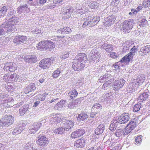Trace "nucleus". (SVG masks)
Returning <instances> with one entry per match:
<instances>
[{
    "label": "nucleus",
    "mask_w": 150,
    "mask_h": 150,
    "mask_svg": "<svg viewBox=\"0 0 150 150\" xmlns=\"http://www.w3.org/2000/svg\"><path fill=\"white\" fill-rule=\"evenodd\" d=\"M135 86L136 87H138L136 86V85H134L132 84V82L127 87V91L129 92V93H131L133 91V90H135V89H134V87Z\"/></svg>",
    "instance_id": "41"
},
{
    "label": "nucleus",
    "mask_w": 150,
    "mask_h": 150,
    "mask_svg": "<svg viewBox=\"0 0 150 150\" xmlns=\"http://www.w3.org/2000/svg\"><path fill=\"white\" fill-rule=\"evenodd\" d=\"M67 107L70 109L74 108H75V105L74 104L73 101H70L68 104Z\"/></svg>",
    "instance_id": "61"
},
{
    "label": "nucleus",
    "mask_w": 150,
    "mask_h": 150,
    "mask_svg": "<svg viewBox=\"0 0 150 150\" xmlns=\"http://www.w3.org/2000/svg\"><path fill=\"white\" fill-rule=\"evenodd\" d=\"M84 133L85 131L83 129H78L72 133L71 137L72 138H78L82 136Z\"/></svg>",
    "instance_id": "16"
},
{
    "label": "nucleus",
    "mask_w": 150,
    "mask_h": 150,
    "mask_svg": "<svg viewBox=\"0 0 150 150\" xmlns=\"http://www.w3.org/2000/svg\"><path fill=\"white\" fill-rule=\"evenodd\" d=\"M75 59L78 61V62L85 64L86 61H87L86 55L84 53H81L79 54L75 58Z\"/></svg>",
    "instance_id": "17"
},
{
    "label": "nucleus",
    "mask_w": 150,
    "mask_h": 150,
    "mask_svg": "<svg viewBox=\"0 0 150 150\" xmlns=\"http://www.w3.org/2000/svg\"><path fill=\"white\" fill-rule=\"evenodd\" d=\"M122 134L126 135L124 133V131L120 129H118L116 130L115 132V135L117 137H120L121 136Z\"/></svg>",
    "instance_id": "47"
},
{
    "label": "nucleus",
    "mask_w": 150,
    "mask_h": 150,
    "mask_svg": "<svg viewBox=\"0 0 150 150\" xmlns=\"http://www.w3.org/2000/svg\"><path fill=\"white\" fill-rule=\"evenodd\" d=\"M134 23V20L132 19H129L126 20L124 22L122 28V30L125 33L130 32V31L133 27V24Z\"/></svg>",
    "instance_id": "5"
},
{
    "label": "nucleus",
    "mask_w": 150,
    "mask_h": 150,
    "mask_svg": "<svg viewBox=\"0 0 150 150\" xmlns=\"http://www.w3.org/2000/svg\"><path fill=\"white\" fill-rule=\"evenodd\" d=\"M149 25L148 21L145 19H143L139 24V25L141 27H144L148 26Z\"/></svg>",
    "instance_id": "46"
},
{
    "label": "nucleus",
    "mask_w": 150,
    "mask_h": 150,
    "mask_svg": "<svg viewBox=\"0 0 150 150\" xmlns=\"http://www.w3.org/2000/svg\"><path fill=\"white\" fill-rule=\"evenodd\" d=\"M65 103V101L64 100H61L55 105L54 109L56 110H58L59 108H61L64 106Z\"/></svg>",
    "instance_id": "39"
},
{
    "label": "nucleus",
    "mask_w": 150,
    "mask_h": 150,
    "mask_svg": "<svg viewBox=\"0 0 150 150\" xmlns=\"http://www.w3.org/2000/svg\"><path fill=\"white\" fill-rule=\"evenodd\" d=\"M115 18L114 15L110 16L105 19L104 25L106 26H109L114 23Z\"/></svg>",
    "instance_id": "12"
},
{
    "label": "nucleus",
    "mask_w": 150,
    "mask_h": 150,
    "mask_svg": "<svg viewBox=\"0 0 150 150\" xmlns=\"http://www.w3.org/2000/svg\"><path fill=\"white\" fill-rule=\"evenodd\" d=\"M54 60V58L52 57L43 59L40 62V67L43 69H47L50 67Z\"/></svg>",
    "instance_id": "4"
},
{
    "label": "nucleus",
    "mask_w": 150,
    "mask_h": 150,
    "mask_svg": "<svg viewBox=\"0 0 150 150\" xmlns=\"http://www.w3.org/2000/svg\"><path fill=\"white\" fill-rule=\"evenodd\" d=\"M29 105H24L20 108L19 110V113L22 116L24 115L28 110Z\"/></svg>",
    "instance_id": "23"
},
{
    "label": "nucleus",
    "mask_w": 150,
    "mask_h": 150,
    "mask_svg": "<svg viewBox=\"0 0 150 150\" xmlns=\"http://www.w3.org/2000/svg\"><path fill=\"white\" fill-rule=\"evenodd\" d=\"M38 138H39L37 141V144L38 145L42 147L47 145L48 143V141L46 137L41 136V137H38Z\"/></svg>",
    "instance_id": "13"
},
{
    "label": "nucleus",
    "mask_w": 150,
    "mask_h": 150,
    "mask_svg": "<svg viewBox=\"0 0 150 150\" xmlns=\"http://www.w3.org/2000/svg\"><path fill=\"white\" fill-rule=\"evenodd\" d=\"M42 126L40 122H36L34 123L30 127L29 130V132L30 134L34 133L38 131Z\"/></svg>",
    "instance_id": "14"
},
{
    "label": "nucleus",
    "mask_w": 150,
    "mask_h": 150,
    "mask_svg": "<svg viewBox=\"0 0 150 150\" xmlns=\"http://www.w3.org/2000/svg\"><path fill=\"white\" fill-rule=\"evenodd\" d=\"M46 41H41L37 45L36 47L38 50H46Z\"/></svg>",
    "instance_id": "28"
},
{
    "label": "nucleus",
    "mask_w": 150,
    "mask_h": 150,
    "mask_svg": "<svg viewBox=\"0 0 150 150\" xmlns=\"http://www.w3.org/2000/svg\"><path fill=\"white\" fill-rule=\"evenodd\" d=\"M4 28H1L0 29V36L5 35L6 33H6V28L3 27Z\"/></svg>",
    "instance_id": "62"
},
{
    "label": "nucleus",
    "mask_w": 150,
    "mask_h": 150,
    "mask_svg": "<svg viewBox=\"0 0 150 150\" xmlns=\"http://www.w3.org/2000/svg\"><path fill=\"white\" fill-rule=\"evenodd\" d=\"M7 7L6 6H4L0 10V18L3 17L7 12Z\"/></svg>",
    "instance_id": "43"
},
{
    "label": "nucleus",
    "mask_w": 150,
    "mask_h": 150,
    "mask_svg": "<svg viewBox=\"0 0 150 150\" xmlns=\"http://www.w3.org/2000/svg\"><path fill=\"white\" fill-rule=\"evenodd\" d=\"M18 78V76H17L16 74H11V75H10L9 81H10L13 82L16 81Z\"/></svg>",
    "instance_id": "45"
},
{
    "label": "nucleus",
    "mask_w": 150,
    "mask_h": 150,
    "mask_svg": "<svg viewBox=\"0 0 150 150\" xmlns=\"http://www.w3.org/2000/svg\"><path fill=\"white\" fill-rule=\"evenodd\" d=\"M62 126L65 128L66 131H68L71 130V128L73 127L74 125V123L71 120H67L62 123Z\"/></svg>",
    "instance_id": "15"
},
{
    "label": "nucleus",
    "mask_w": 150,
    "mask_h": 150,
    "mask_svg": "<svg viewBox=\"0 0 150 150\" xmlns=\"http://www.w3.org/2000/svg\"><path fill=\"white\" fill-rule=\"evenodd\" d=\"M125 81L123 78L120 79L115 82L114 83L113 90L116 91L121 88L124 85Z\"/></svg>",
    "instance_id": "11"
},
{
    "label": "nucleus",
    "mask_w": 150,
    "mask_h": 150,
    "mask_svg": "<svg viewBox=\"0 0 150 150\" xmlns=\"http://www.w3.org/2000/svg\"><path fill=\"white\" fill-rule=\"evenodd\" d=\"M27 38L25 36H21L20 35V44H26L27 41Z\"/></svg>",
    "instance_id": "51"
},
{
    "label": "nucleus",
    "mask_w": 150,
    "mask_h": 150,
    "mask_svg": "<svg viewBox=\"0 0 150 150\" xmlns=\"http://www.w3.org/2000/svg\"><path fill=\"white\" fill-rule=\"evenodd\" d=\"M4 106L7 107H9L12 106L14 105L13 100L12 98H10L5 101Z\"/></svg>",
    "instance_id": "29"
},
{
    "label": "nucleus",
    "mask_w": 150,
    "mask_h": 150,
    "mask_svg": "<svg viewBox=\"0 0 150 150\" xmlns=\"http://www.w3.org/2000/svg\"><path fill=\"white\" fill-rule=\"evenodd\" d=\"M73 12L72 9L69 8L68 9H67L65 11L64 14V18H68L70 17L71 15V14Z\"/></svg>",
    "instance_id": "37"
},
{
    "label": "nucleus",
    "mask_w": 150,
    "mask_h": 150,
    "mask_svg": "<svg viewBox=\"0 0 150 150\" xmlns=\"http://www.w3.org/2000/svg\"><path fill=\"white\" fill-rule=\"evenodd\" d=\"M145 79V77L144 75H139L136 79H134L132 81V83L138 86L142 84Z\"/></svg>",
    "instance_id": "10"
},
{
    "label": "nucleus",
    "mask_w": 150,
    "mask_h": 150,
    "mask_svg": "<svg viewBox=\"0 0 150 150\" xmlns=\"http://www.w3.org/2000/svg\"><path fill=\"white\" fill-rule=\"evenodd\" d=\"M18 18L12 16L8 20L6 19L7 21H6L1 26L2 27L6 28V33H10L11 32L17 31V29L15 28L14 24L18 22Z\"/></svg>",
    "instance_id": "1"
},
{
    "label": "nucleus",
    "mask_w": 150,
    "mask_h": 150,
    "mask_svg": "<svg viewBox=\"0 0 150 150\" xmlns=\"http://www.w3.org/2000/svg\"><path fill=\"white\" fill-rule=\"evenodd\" d=\"M71 29L69 27H65L62 29L58 30L57 33L58 34H61L62 35L70 33L71 32Z\"/></svg>",
    "instance_id": "20"
},
{
    "label": "nucleus",
    "mask_w": 150,
    "mask_h": 150,
    "mask_svg": "<svg viewBox=\"0 0 150 150\" xmlns=\"http://www.w3.org/2000/svg\"><path fill=\"white\" fill-rule=\"evenodd\" d=\"M102 108V106L99 103H96L92 107L91 109V111H94V109H96L98 110H100Z\"/></svg>",
    "instance_id": "48"
},
{
    "label": "nucleus",
    "mask_w": 150,
    "mask_h": 150,
    "mask_svg": "<svg viewBox=\"0 0 150 150\" xmlns=\"http://www.w3.org/2000/svg\"><path fill=\"white\" fill-rule=\"evenodd\" d=\"M114 79L112 78L108 80L106 82L104 83L103 85V89L104 90H107L110 88L111 85V83L114 82Z\"/></svg>",
    "instance_id": "27"
},
{
    "label": "nucleus",
    "mask_w": 150,
    "mask_h": 150,
    "mask_svg": "<svg viewBox=\"0 0 150 150\" xmlns=\"http://www.w3.org/2000/svg\"><path fill=\"white\" fill-rule=\"evenodd\" d=\"M133 120H131L127 125L134 129L137 126V124L136 122L134 121Z\"/></svg>",
    "instance_id": "56"
},
{
    "label": "nucleus",
    "mask_w": 150,
    "mask_h": 150,
    "mask_svg": "<svg viewBox=\"0 0 150 150\" xmlns=\"http://www.w3.org/2000/svg\"><path fill=\"white\" fill-rule=\"evenodd\" d=\"M54 117L55 118L56 120V124L60 122L63 119L62 116L59 114L54 115Z\"/></svg>",
    "instance_id": "42"
},
{
    "label": "nucleus",
    "mask_w": 150,
    "mask_h": 150,
    "mask_svg": "<svg viewBox=\"0 0 150 150\" xmlns=\"http://www.w3.org/2000/svg\"><path fill=\"white\" fill-rule=\"evenodd\" d=\"M46 50L50 49H51L54 48L55 45L52 42L50 41L46 40Z\"/></svg>",
    "instance_id": "36"
},
{
    "label": "nucleus",
    "mask_w": 150,
    "mask_h": 150,
    "mask_svg": "<svg viewBox=\"0 0 150 150\" xmlns=\"http://www.w3.org/2000/svg\"><path fill=\"white\" fill-rule=\"evenodd\" d=\"M23 125H17L14 129L12 132L13 135H16L21 133L24 129Z\"/></svg>",
    "instance_id": "18"
},
{
    "label": "nucleus",
    "mask_w": 150,
    "mask_h": 150,
    "mask_svg": "<svg viewBox=\"0 0 150 150\" xmlns=\"http://www.w3.org/2000/svg\"><path fill=\"white\" fill-rule=\"evenodd\" d=\"M54 115H51L50 117V122L52 124H56V120L54 117Z\"/></svg>",
    "instance_id": "64"
},
{
    "label": "nucleus",
    "mask_w": 150,
    "mask_h": 150,
    "mask_svg": "<svg viewBox=\"0 0 150 150\" xmlns=\"http://www.w3.org/2000/svg\"><path fill=\"white\" fill-rule=\"evenodd\" d=\"M4 118L5 120H6V122H9L11 121V125L12 124L14 121L13 118L11 115L6 116Z\"/></svg>",
    "instance_id": "52"
},
{
    "label": "nucleus",
    "mask_w": 150,
    "mask_h": 150,
    "mask_svg": "<svg viewBox=\"0 0 150 150\" xmlns=\"http://www.w3.org/2000/svg\"><path fill=\"white\" fill-rule=\"evenodd\" d=\"M142 105L140 103H137L135 105L134 107L133 111L134 112H137L140 110Z\"/></svg>",
    "instance_id": "50"
},
{
    "label": "nucleus",
    "mask_w": 150,
    "mask_h": 150,
    "mask_svg": "<svg viewBox=\"0 0 150 150\" xmlns=\"http://www.w3.org/2000/svg\"><path fill=\"white\" fill-rule=\"evenodd\" d=\"M69 55V52H65L62 53L60 55V57L62 59H65L68 57Z\"/></svg>",
    "instance_id": "55"
},
{
    "label": "nucleus",
    "mask_w": 150,
    "mask_h": 150,
    "mask_svg": "<svg viewBox=\"0 0 150 150\" xmlns=\"http://www.w3.org/2000/svg\"><path fill=\"white\" fill-rule=\"evenodd\" d=\"M39 78L40 79L39 80V82L41 83H42L45 80V79L46 76L44 74H43L40 75Z\"/></svg>",
    "instance_id": "59"
},
{
    "label": "nucleus",
    "mask_w": 150,
    "mask_h": 150,
    "mask_svg": "<svg viewBox=\"0 0 150 150\" xmlns=\"http://www.w3.org/2000/svg\"><path fill=\"white\" fill-rule=\"evenodd\" d=\"M61 73L60 70L59 69L55 70L52 74V76L54 78H56Z\"/></svg>",
    "instance_id": "49"
},
{
    "label": "nucleus",
    "mask_w": 150,
    "mask_h": 150,
    "mask_svg": "<svg viewBox=\"0 0 150 150\" xmlns=\"http://www.w3.org/2000/svg\"><path fill=\"white\" fill-rule=\"evenodd\" d=\"M102 47L104 49L106 52H110L113 50V47L110 45H109L106 43H105L102 45Z\"/></svg>",
    "instance_id": "33"
},
{
    "label": "nucleus",
    "mask_w": 150,
    "mask_h": 150,
    "mask_svg": "<svg viewBox=\"0 0 150 150\" xmlns=\"http://www.w3.org/2000/svg\"><path fill=\"white\" fill-rule=\"evenodd\" d=\"M32 32L34 34H36V36H41L42 35L43 32L41 31V29L38 28H36L35 30H33Z\"/></svg>",
    "instance_id": "44"
},
{
    "label": "nucleus",
    "mask_w": 150,
    "mask_h": 150,
    "mask_svg": "<svg viewBox=\"0 0 150 150\" xmlns=\"http://www.w3.org/2000/svg\"><path fill=\"white\" fill-rule=\"evenodd\" d=\"M134 129L131 127H130L129 125H127L126 126L125 131L126 134H128L129 133L131 132Z\"/></svg>",
    "instance_id": "57"
},
{
    "label": "nucleus",
    "mask_w": 150,
    "mask_h": 150,
    "mask_svg": "<svg viewBox=\"0 0 150 150\" xmlns=\"http://www.w3.org/2000/svg\"><path fill=\"white\" fill-rule=\"evenodd\" d=\"M20 35L16 36L13 39V42L16 45H18L20 44Z\"/></svg>",
    "instance_id": "53"
},
{
    "label": "nucleus",
    "mask_w": 150,
    "mask_h": 150,
    "mask_svg": "<svg viewBox=\"0 0 150 150\" xmlns=\"http://www.w3.org/2000/svg\"><path fill=\"white\" fill-rule=\"evenodd\" d=\"M37 60V57L34 56H27L25 59V62L28 63H35L36 62Z\"/></svg>",
    "instance_id": "24"
},
{
    "label": "nucleus",
    "mask_w": 150,
    "mask_h": 150,
    "mask_svg": "<svg viewBox=\"0 0 150 150\" xmlns=\"http://www.w3.org/2000/svg\"><path fill=\"white\" fill-rule=\"evenodd\" d=\"M4 117L1 119L0 120V125L2 127H7L11 125V122H6Z\"/></svg>",
    "instance_id": "34"
},
{
    "label": "nucleus",
    "mask_w": 150,
    "mask_h": 150,
    "mask_svg": "<svg viewBox=\"0 0 150 150\" xmlns=\"http://www.w3.org/2000/svg\"><path fill=\"white\" fill-rule=\"evenodd\" d=\"M76 12L78 14H83L85 12L84 7H83L82 8H79L77 9L76 11Z\"/></svg>",
    "instance_id": "60"
},
{
    "label": "nucleus",
    "mask_w": 150,
    "mask_h": 150,
    "mask_svg": "<svg viewBox=\"0 0 150 150\" xmlns=\"http://www.w3.org/2000/svg\"><path fill=\"white\" fill-rule=\"evenodd\" d=\"M88 117V115L87 114L83 112L80 114H79L77 117V120L79 121H84Z\"/></svg>",
    "instance_id": "30"
},
{
    "label": "nucleus",
    "mask_w": 150,
    "mask_h": 150,
    "mask_svg": "<svg viewBox=\"0 0 150 150\" xmlns=\"http://www.w3.org/2000/svg\"><path fill=\"white\" fill-rule=\"evenodd\" d=\"M28 8V6L26 4L19 6L18 8V12L20 13L24 11H25Z\"/></svg>",
    "instance_id": "40"
},
{
    "label": "nucleus",
    "mask_w": 150,
    "mask_h": 150,
    "mask_svg": "<svg viewBox=\"0 0 150 150\" xmlns=\"http://www.w3.org/2000/svg\"><path fill=\"white\" fill-rule=\"evenodd\" d=\"M142 136L141 135L138 136L135 139V144H139L142 142Z\"/></svg>",
    "instance_id": "54"
},
{
    "label": "nucleus",
    "mask_w": 150,
    "mask_h": 150,
    "mask_svg": "<svg viewBox=\"0 0 150 150\" xmlns=\"http://www.w3.org/2000/svg\"><path fill=\"white\" fill-rule=\"evenodd\" d=\"M68 93V96L72 99L76 98L78 94L77 91L75 89L70 91Z\"/></svg>",
    "instance_id": "35"
},
{
    "label": "nucleus",
    "mask_w": 150,
    "mask_h": 150,
    "mask_svg": "<svg viewBox=\"0 0 150 150\" xmlns=\"http://www.w3.org/2000/svg\"><path fill=\"white\" fill-rule=\"evenodd\" d=\"M110 126V129L111 131H114L116 129V127L117 126L118 123L115 118L112 120Z\"/></svg>",
    "instance_id": "25"
},
{
    "label": "nucleus",
    "mask_w": 150,
    "mask_h": 150,
    "mask_svg": "<svg viewBox=\"0 0 150 150\" xmlns=\"http://www.w3.org/2000/svg\"><path fill=\"white\" fill-rule=\"evenodd\" d=\"M137 48L134 46L130 49V52L122 59L121 61L126 63H128L133 59V57L137 53Z\"/></svg>",
    "instance_id": "3"
},
{
    "label": "nucleus",
    "mask_w": 150,
    "mask_h": 150,
    "mask_svg": "<svg viewBox=\"0 0 150 150\" xmlns=\"http://www.w3.org/2000/svg\"><path fill=\"white\" fill-rule=\"evenodd\" d=\"M104 129V125L101 124L99 125L95 129V134L97 135L101 134L103 132Z\"/></svg>",
    "instance_id": "22"
},
{
    "label": "nucleus",
    "mask_w": 150,
    "mask_h": 150,
    "mask_svg": "<svg viewBox=\"0 0 150 150\" xmlns=\"http://www.w3.org/2000/svg\"><path fill=\"white\" fill-rule=\"evenodd\" d=\"M100 18L99 16H96L93 18L88 16L86 21L83 23L82 26L83 28L85 27L87 25L89 27L93 26L98 23L100 20Z\"/></svg>",
    "instance_id": "2"
},
{
    "label": "nucleus",
    "mask_w": 150,
    "mask_h": 150,
    "mask_svg": "<svg viewBox=\"0 0 150 150\" xmlns=\"http://www.w3.org/2000/svg\"><path fill=\"white\" fill-rule=\"evenodd\" d=\"M15 11L13 10H11L8 13L6 17V18H9V17L11 16H12L15 14Z\"/></svg>",
    "instance_id": "63"
},
{
    "label": "nucleus",
    "mask_w": 150,
    "mask_h": 150,
    "mask_svg": "<svg viewBox=\"0 0 150 150\" xmlns=\"http://www.w3.org/2000/svg\"><path fill=\"white\" fill-rule=\"evenodd\" d=\"M122 59L120 60L119 62L115 63L113 65L112 67V69L114 70H119L120 68V66H122L123 64L122 63H123L124 64H127L128 63H126L125 62H122L121 61Z\"/></svg>",
    "instance_id": "26"
},
{
    "label": "nucleus",
    "mask_w": 150,
    "mask_h": 150,
    "mask_svg": "<svg viewBox=\"0 0 150 150\" xmlns=\"http://www.w3.org/2000/svg\"><path fill=\"white\" fill-rule=\"evenodd\" d=\"M89 7L92 8L96 9L99 6V4L96 1L91 2L88 5Z\"/></svg>",
    "instance_id": "38"
},
{
    "label": "nucleus",
    "mask_w": 150,
    "mask_h": 150,
    "mask_svg": "<svg viewBox=\"0 0 150 150\" xmlns=\"http://www.w3.org/2000/svg\"><path fill=\"white\" fill-rule=\"evenodd\" d=\"M85 145V140L83 139H80L76 141L74 144V146L77 147L82 148Z\"/></svg>",
    "instance_id": "21"
},
{
    "label": "nucleus",
    "mask_w": 150,
    "mask_h": 150,
    "mask_svg": "<svg viewBox=\"0 0 150 150\" xmlns=\"http://www.w3.org/2000/svg\"><path fill=\"white\" fill-rule=\"evenodd\" d=\"M129 114L127 113H124L119 117L115 118L118 123L120 124L126 123L129 119Z\"/></svg>",
    "instance_id": "6"
},
{
    "label": "nucleus",
    "mask_w": 150,
    "mask_h": 150,
    "mask_svg": "<svg viewBox=\"0 0 150 150\" xmlns=\"http://www.w3.org/2000/svg\"><path fill=\"white\" fill-rule=\"evenodd\" d=\"M17 67L16 64L14 63H6L4 64V69L7 71L9 70L10 71H14L16 69Z\"/></svg>",
    "instance_id": "8"
},
{
    "label": "nucleus",
    "mask_w": 150,
    "mask_h": 150,
    "mask_svg": "<svg viewBox=\"0 0 150 150\" xmlns=\"http://www.w3.org/2000/svg\"><path fill=\"white\" fill-rule=\"evenodd\" d=\"M85 66V64L78 62V60L74 59L72 67L75 70L79 71L82 70Z\"/></svg>",
    "instance_id": "9"
},
{
    "label": "nucleus",
    "mask_w": 150,
    "mask_h": 150,
    "mask_svg": "<svg viewBox=\"0 0 150 150\" xmlns=\"http://www.w3.org/2000/svg\"><path fill=\"white\" fill-rule=\"evenodd\" d=\"M149 95L148 93L144 92L142 94H140V96L138 98V100L140 101H142L143 100L144 101L146 100L148 97Z\"/></svg>",
    "instance_id": "32"
},
{
    "label": "nucleus",
    "mask_w": 150,
    "mask_h": 150,
    "mask_svg": "<svg viewBox=\"0 0 150 150\" xmlns=\"http://www.w3.org/2000/svg\"><path fill=\"white\" fill-rule=\"evenodd\" d=\"M99 54L96 48L93 49L89 54V59L93 62H97V59L98 58Z\"/></svg>",
    "instance_id": "7"
},
{
    "label": "nucleus",
    "mask_w": 150,
    "mask_h": 150,
    "mask_svg": "<svg viewBox=\"0 0 150 150\" xmlns=\"http://www.w3.org/2000/svg\"><path fill=\"white\" fill-rule=\"evenodd\" d=\"M36 89V87L35 84L32 83L30 84L28 87L26 89V91H24L25 94H27L28 93L30 92H31L32 90H34Z\"/></svg>",
    "instance_id": "31"
},
{
    "label": "nucleus",
    "mask_w": 150,
    "mask_h": 150,
    "mask_svg": "<svg viewBox=\"0 0 150 150\" xmlns=\"http://www.w3.org/2000/svg\"><path fill=\"white\" fill-rule=\"evenodd\" d=\"M9 74H6L3 76V77H2V78H3V80L5 82H9Z\"/></svg>",
    "instance_id": "58"
},
{
    "label": "nucleus",
    "mask_w": 150,
    "mask_h": 150,
    "mask_svg": "<svg viewBox=\"0 0 150 150\" xmlns=\"http://www.w3.org/2000/svg\"><path fill=\"white\" fill-rule=\"evenodd\" d=\"M150 52V45H147L142 48L139 51V54L141 56H144Z\"/></svg>",
    "instance_id": "19"
}]
</instances>
